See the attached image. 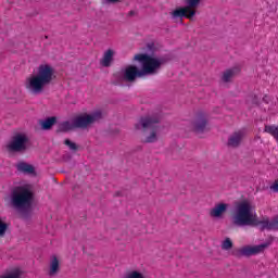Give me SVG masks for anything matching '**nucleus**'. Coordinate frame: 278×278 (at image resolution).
Returning a JSON list of instances; mask_svg holds the SVG:
<instances>
[{"label": "nucleus", "instance_id": "f257e3e1", "mask_svg": "<svg viewBox=\"0 0 278 278\" xmlns=\"http://www.w3.org/2000/svg\"><path fill=\"white\" fill-rule=\"evenodd\" d=\"M232 225L236 227H260L261 231H278V216L271 220L268 217L257 219V215H253L251 202L244 200L236 205L232 213Z\"/></svg>", "mask_w": 278, "mask_h": 278}, {"label": "nucleus", "instance_id": "f03ea898", "mask_svg": "<svg viewBox=\"0 0 278 278\" xmlns=\"http://www.w3.org/2000/svg\"><path fill=\"white\" fill-rule=\"evenodd\" d=\"M55 78V71L49 64H41L37 70V74L26 79L25 88L30 94H42L45 87L50 86Z\"/></svg>", "mask_w": 278, "mask_h": 278}, {"label": "nucleus", "instance_id": "7ed1b4c3", "mask_svg": "<svg viewBox=\"0 0 278 278\" xmlns=\"http://www.w3.org/2000/svg\"><path fill=\"white\" fill-rule=\"evenodd\" d=\"M11 205L14 210H29L34 203V191L27 186H17L11 190Z\"/></svg>", "mask_w": 278, "mask_h": 278}, {"label": "nucleus", "instance_id": "20e7f679", "mask_svg": "<svg viewBox=\"0 0 278 278\" xmlns=\"http://www.w3.org/2000/svg\"><path fill=\"white\" fill-rule=\"evenodd\" d=\"M160 118L157 117H141L139 122L135 125V129L142 131V134H150L146 136L144 142H155L157 140V132L160 131Z\"/></svg>", "mask_w": 278, "mask_h": 278}, {"label": "nucleus", "instance_id": "39448f33", "mask_svg": "<svg viewBox=\"0 0 278 278\" xmlns=\"http://www.w3.org/2000/svg\"><path fill=\"white\" fill-rule=\"evenodd\" d=\"M134 60L140 62L143 76L155 75L162 68V64H164L163 59L153 58L149 54H136Z\"/></svg>", "mask_w": 278, "mask_h": 278}, {"label": "nucleus", "instance_id": "423d86ee", "mask_svg": "<svg viewBox=\"0 0 278 278\" xmlns=\"http://www.w3.org/2000/svg\"><path fill=\"white\" fill-rule=\"evenodd\" d=\"M187 5L175 9L170 15L172 18H188L192 21L197 16V10L201 0H186Z\"/></svg>", "mask_w": 278, "mask_h": 278}, {"label": "nucleus", "instance_id": "0eeeda50", "mask_svg": "<svg viewBox=\"0 0 278 278\" xmlns=\"http://www.w3.org/2000/svg\"><path fill=\"white\" fill-rule=\"evenodd\" d=\"M29 138L25 134H16L12 137L11 142L8 143L7 149L10 153H23L27 151V143Z\"/></svg>", "mask_w": 278, "mask_h": 278}, {"label": "nucleus", "instance_id": "6e6552de", "mask_svg": "<svg viewBox=\"0 0 278 278\" xmlns=\"http://www.w3.org/2000/svg\"><path fill=\"white\" fill-rule=\"evenodd\" d=\"M103 114L101 111H96L91 114L79 115L74 118V125L76 129H86V127L97 123V121H101Z\"/></svg>", "mask_w": 278, "mask_h": 278}, {"label": "nucleus", "instance_id": "1a4fd4ad", "mask_svg": "<svg viewBox=\"0 0 278 278\" xmlns=\"http://www.w3.org/2000/svg\"><path fill=\"white\" fill-rule=\"evenodd\" d=\"M266 247H268V244L245 245L241 249H235L232 251V255H235V257H251V255H257L260 253H263Z\"/></svg>", "mask_w": 278, "mask_h": 278}, {"label": "nucleus", "instance_id": "9d476101", "mask_svg": "<svg viewBox=\"0 0 278 278\" xmlns=\"http://www.w3.org/2000/svg\"><path fill=\"white\" fill-rule=\"evenodd\" d=\"M192 127L195 134L207 131V117L204 114H198L192 122Z\"/></svg>", "mask_w": 278, "mask_h": 278}, {"label": "nucleus", "instance_id": "9b49d317", "mask_svg": "<svg viewBox=\"0 0 278 278\" xmlns=\"http://www.w3.org/2000/svg\"><path fill=\"white\" fill-rule=\"evenodd\" d=\"M137 77H144L142 70H139L136 65H128L124 71L125 81H136Z\"/></svg>", "mask_w": 278, "mask_h": 278}, {"label": "nucleus", "instance_id": "f8f14e48", "mask_svg": "<svg viewBox=\"0 0 278 278\" xmlns=\"http://www.w3.org/2000/svg\"><path fill=\"white\" fill-rule=\"evenodd\" d=\"M242 140H244V130H237L228 138V147L232 149L238 148L239 144H242Z\"/></svg>", "mask_w": 278, "mask_h": 278}, {"label": "nucleus", "instance_id": "ddd939ff", "mask_svg": "<svg viewBox=\"0 0 278 278\" xmlns=\"http://www.w3.org/2000/svg\"><path fill=\"white\" fill-rule=\"evenodd\" d=\"M227 207H229V205L225 203H219L215 205V207L211 208L210 216L212 218H220V216H223L225 212H227Z\"/></svg>", "mask_w": 278, "mask_h": 278}, {"label": "nucleus", "instance_id": "4468645a", "mask_svg": "<svg viewBox=\"0 0 278 278\" xmlns=\"http://www.w3.org/2000/svg\"><path fill=\"white\" fill-rule=\"evenodd\" d=\"M113 60H114V50L109 49L103 54V58L101 60V65L108 68L112 66Z\"/></svg>", "mask_w": 278, "mask_h": 278}, {"label": "nucleus", "instance_id": "2eb2a0df", "mask_svg": "<svg viewBox=\"0 0 278 278\" xmlns=\"http://www.w3.org/2000/svg\"><path fill=\"white\" fill-rule=\"evenodd\" d=\"M73 129H77L75 126V119H73L72 122L65 121L59 125V131L66 132V131H73Z\"/></svg>", "mask_w": 278, "mask_h": 278}, {"label": "nucleus", "instance_id": "dca6fc26", "mask_svg": "<svg viewBox=\"0 0 278 278\" xmlns=\"http://www.w3.org/2000/svg\"><path fill=\"white\" fill-rule=\"evenodd\" d=\"M238 73H240V67H233V68L227 70L223 74V81H226V83L231 81V77H233V75H238Z\"/></svg>", "mask_w": 278, "mask_h": 278}, {"label": "nucleus", "instance_id": "f3484780", "mask_svg": "<svg viewBox=\"0 0 278 278\" xmlns=\"http://www.w3.org/2000/svg\"><path fill=\"white\" fill-rule=\"evenodd\" d=\"M58 270H60V261L54 256L50 263L49 276L53 277V275H58Z\"/></svg>", "mask_w": 278, "mask_h": 278}, {"label": "nucleus", "instance_id": "a211bd4d", "mask_svg": "<svg viewBox=\"0 0 278 278\" xmlns=\"http://www.w3.org/2000/svg\"><path fill=\"white\" fill-rule=\"evenodd\" d=\"M17 170L20 173H27L28 175H31L35 173L34 166L27 163L17 164Z\"/></svg>", "mask_w": 278, "mask_h": 278}, {"label": "nucleus", "instance_id": "6ab92c4d", "mask_svg": "<svg viewBox=\"0 0 278 278\" xmlns=\"http://www.w3.org/2000/svg\"><path fill=\"white\" fill-rule=\"evenodd\" d=\"M58 122V118L55 116L48 117L46 121L41 122L42 129H51Z\"/></svg>", "mask_w": 278, "mask_h": 278}, {"label": "nucleus", "instance_id": "aec40b11", "mask_svg": "<svg viewBox=\"0 0 278 278\" xmlns=\"http://www.w3.org/2000/svg\"><path fill=\"white\" fill-rule=\"evenodd\" d=\"M232 247H233V242L229 238H226L222 244V249L224 251H229V249H232Z\"/></svg>", "mask_w": 278, "mask_h": 278}, {"label": "nucleus", "instance_id": "412c9836", "mask_svg": "<svg viewBox=\"0 0 278 278\" xmlns=\"http://www.w3.org/2000/svg\"><path fill=\"white\" fill-rule=\"evenodd\" d=\"M64 144L71 149V151H77V143L71 141L70 139H65Z\"/></svg>", "mask_w": 278, "mask_h": 278}, {"label": "nucleus", "instance_id": "4be33fe9", "mask_svg": "<svg viewBox=\"0 0 278 278\" xmlns=\"http://www.w3.org/2000/svg\"><path fill=\"white\" fill-rule=\"evenodd\" d=\"M5 231H8V224L2 223L0 219V236H5Z\"/></svg>", "mask_w": 278, "mask_h": 278}, {"label": "nucleus", "instance_id": "5701e85b", "mask_svg": "<svg viewBox=\"0 0 278 278\" xmlns=\"http://www.w3.org/2000/svg\"><path fill=\"white\" fill-rule=\"evenodd\" d=\"M127 278H144V276L139 271H131Z\"/></svg>", "mask_w": 278, "mask_h": 278}, {"label": "nucleus", "instance_id": "b1692460", "mask_svg": "<svg viewBox=\"0 0 278 278\" xmlns=\"http://www.w3.org/2000/svg\"><path fill=\"white\" fill-rule=\"evenodd\" d=\"M271 192H278V179L274 181V184L269 187Z\"/></svg>", "mask_w": 278, "mask_h": 278}, {"label": "nucleus", "instance_id": "393cba45", "mask_svg": "<svg viewBox=\"0 0 278 278\" xmlns=\"http://www.w3.org/2000/svg\"><path fill=\"white\" fill-rule=\"evenodd\" d=\"M109 3H121V0H106Z\"/></svg>", "mask_w": 278, "mask_h": 278}, {"label": "nucleus", "instance_id": "a878e982", "mask_svg": "<svg viewBox=\"0 0 278 278\" xmlns=\"http://www.w3.org/2000/svg\"><path fill=\"white\" fill-rule=\"evenodd\" d=\"M129 16H134L135 12L134 11H129Z\"/></svg>", "mask_w": 278, "mask_h": 278}]
</instances>
